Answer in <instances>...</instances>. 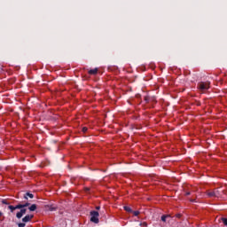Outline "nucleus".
I'll use <instances>...</instances> for the list:
<instances>
[{"instance_id":"obj_1","label":"nucleus","mask_w":227,"mask_h":227,"mask_svg":"<svg viewBox=\"0 0 227 227\" xmlns=\"http://www.w3.org/2000/svg\"><path fill=\"white\" fill-rule=\"evenodd\" d=\"M99 215L100 214L98 213V211H90V222L94 223L95 224H98V223H100V221L98 220Z\"/></svg>"},{"instance_id":"obj_2","label":"nucleus","mask_w":227,"mask_h":227,"mask_svg":"<svg viewBox=\"0 0 227 227\" xmlns=\"http://www.w3.org/2000/svg\"><path fill=\"white\" fill-rule=\"evenodd\" d=\"M35 217L33 215H27L22 218V223H18L19 227H26V223H31V220Z\"/></svg>"},{"instance_id":"obj_3","label":"nucleus","mask_w":227,"mask_h":227,"mask_svg":"<svg viewBox=\"0 0 227 227\" xmlns=\"http://www.w3.org/2000/svg\"><path fill=\"white\" fill-rule=\"evenodd\" d=\"M198 88L201 91H207V90H209L210 88V82H200L198 83Z\"/></svg>"},{"instance_id":"obj_4","label":"nucleus","mask_w":227,"mask_h":227,"mask_svg":"<svg viewBox=\"0 0 227 227\" xmlns=\"http://www.w3.org/2000/svg\"><path fill=\"white\" fill-rule=\"evenodd\" d=\"M26 212H27V209H26L25 207L21 208V209L16 214L17 219H22V215H24L26 214Z\"/></svg>"},{"instance_id":"obj_5","label":"nucleus","mask_w":227,"mask_h":227,"mask_svg":"<svg viewBox=\"0 0 227 227\" xmlns=\"http://www.w3.org/2000/svg\"><path fill=\"white\" fill-rule=\"evenodd\" d=\"M207 195L208 196V198H217V196H219V191H214V192H207Z\"/></svg>"},{"instance_id":"obj_6","label":"nucleus","mask_w":227,"mask_h":227,"mask_svg":"<svg viewBox=\"0 0 227 227\" xmlns=\"http://www.w3.org/2000/svg\"><path fill=\"white\" fill-rule=\"evenodd\" d=\"M45 209L49 210L50 212H56V210H58V207L54 205H46Z\"/></svg>"},{"instance_id":"obj_7","label":"nucleus","mask_w":227,"mask_h":227,"mask_svg":"<svg viewBox=\"0 0 227 227\" xmlns=\"http://www.w3.org/2000/svg\"><path fill=\"white\" fill-rule=\"evenodd\" d=\"M97 74H98V68H94V69L89 70L90 75H97Z\"/></svg>"},{"instance_id":"obj_8","label":"nucleus","mask_w":227,"mask_h":227,"mask_svg":"<svg viewBox=\"0 0 227 227\" xmlns=\"http://www.w3.org/2000/svg\"><path fill=\"white\" fill-rule=\"evenodd\" d=\"M24 198L25 200H28V198H30L31 200H33L35 198V195L33 193H30V192H27L25 195H24Z\"/></svg>"},{"instance_id":"obj_9","label":"nucleus","mask_w":227,"mask_h":227,"mask_svg":"<svg viewBox=\"0 0 227 227\" xmlns=\"http://www.w3.org/2000/svg\"><path fill=\"white\" fill-rule=\"evenodd\" d=\"M152 103V104H157V98H155V96H152L150 97V99H149V103Z\"/></svg>"},{"instance_id":"obj_10","label":"nucleus","mask_w":227,"mask_h":227,"mask_svg":"<svg viewBox=\"0 0 227 227\" xmlns=\"http://www.w3.org/2000/svg\"><path fill=\"white\" fill-rule=\"evenodd\" d=\"M28 210H30V212H35V210H36V204H32L29 207Z\"/></svg>"},{"instance_id":"obj_11","label":"nucleus","mask_w":227,"mask_h":227,"mask_svg":"<svg viewBox=\"0 0 227 227\" xmlns=\"http://www.w3.org/2000/svg\"><path fill=\"white\" fill-rule=\"evenodd\" d=\"M124 210H125L126 212H129V214H132V212H134V211L132 210V208H130V207H129V206H124Z\"/></svg>"},{"instance_id":"obj_12","label":"nucleus","mask_w":227,"mask_h":227,"mask_svg":"<svg viewBox=\"0 0 227 227\" xmlns=\"http://www.w3.org/2000/svg\"><path fill=\"white\" fill-rule=\"evenodd\" d=\"M8 208H9V210H11L12 213H13V212H15V210H17L16 206L10 205V206H8Z\"/></svg>"},{"instance_id":"obj_13","label":"nucleus","mask_w":227,"mask_h":227,"mask_svg":"<svg viewBox=\"0 0 227 227\" xmlns=\"http://www.w3.org/2000/svg\"><path fill=\"white\" fill-rule=\"evenodd\" d=\"M15 207H16V210H22V208H24L23 204H18Z\"/></svg>"},{"instance_id":"obj_14","label":"nucleus","mask_w":227,"mask_h":227,"mask_svg":"<svg viewBox=\"0 0 227 227\" xmlns=\"http://www.w3.org/2000/svg\"><path fill=\"white\" fill-rule=\"evenodd\" d=\"M168 217H169V215H163L161 216V221H162L163 223H166V219H168Z\"/></svg>"},{"instance_id":"obj_15","label":"nucleus","mask_w":227,"mask_h":227,"mask_svg":"<svg viewBox=\"0 0 227 227\" xmlns=\"http://www.w3.org/2000/svg\"><path fill=\"white\" fill-rule=\"evenodd\" d=\"M145 102L146 104H150V96H145Z\"/></svg>"},{"instance_id":"obj_16","label":"nucleus","mask_w":227,"mask_h":227,"mask_svg":"<svg viewBox=\"0 0 227 227\" xmlns=\"http://www.w3.org/2000/svg\"><path fill=\"white\" fill-rule=\"evenodd\" d=\"M131 214H133V215L137 217V215H139V211H133Z\"/></svg>"},{"instance_id":"obj_17","label":"nucleus","mask_w":227,"mask_h":227,"mask_svg":"<svg viewBox=\"0 0 227 227\" xmlns=\"http://www.w3.org/2000/svg\"><path fill=\"white\" fill-rule=\"evenodd\" d=\"M222 221L225 226H227V218H222Z\"/></svg>"},{"instance_id":"obj_18","label":"nucleus","mask_w":227,"mask_h":227,"mask_svg":"<svg viewBox=\"0 0 227 227\" xmlns=\"http://www.w3.org/2000/svg\"><path fill=\"white\" fill-rule=\"evenodd\" d=\"M3 205H10L6 200H2Z\"/></svg>"},{"instance_id":"obj_19","label":"nucleus","mask_w":227,"mask_h":227,"mask_svg":"<svg viewBox=\"0 0 227 227\" xmlns=\"http://www.w3.org/2000/svg\"><path fill=\"white\" fill-rule=\"evenodd\" d=\"M82 132L85 134V132H88V129L86 127L82 128Z\"/></svg>"},{"instance_id":"obj_20","label":"nucleus","mask_w":227,"mask_h":227,"mask_svg":"<svg viewBox=\"0 0 227 227\" xmlns=\"http://www.w3.org/2000/svg\"><path fill=\"white\" fill-rule=\"evenodd\" d=\"M23 205V207H24V208H26V207H29V202H27V203H25V204H22Z\"/></svg>"},{"instance_id":"obj_21","label":"nucleus","mask_w":227,"mask_h":227,"mask_svg":"<svg viewBox=\"0 0 227 227\" xmlns=\"http://www.w3.org/2000/svg\"><path fill=\"white\" fill-rule=\"evenodd\" d=\"M186 196H191V192H187Z\"/></svg>"},{"instance_id":"obj_22","label":"nucleus","mask_w":227,"mask_h":227,"mask_svg":"<svg viewBox=\"0 0 227 227\" xmlns=\"http://www.w3.org/2000/svg\"><path fill=\"white\" fill-rule=\"evenodd\" d=\"M190 201L192 202V203H194L195 201H196V200H190Z\"/></svg>"},{"instance_id":"obj_23","label":"nucleus","mask_w":227,"mask_h":227,"mask_svg":"<svg viewBox=\"0 0 227 227\" xmlns=\"http://www.w3.org/2000/svg\"><path fill=\"white\" fill-rule=\"evenodd\" d=\"M96 210H100V206L96 207Z\"/></svg>"},{"instance_id":"obj_24","label":"nucleus","mask_w":227,"mask_h":227,"mask_svg":"<svg viewBox=\"0 0 227 227\" xmlns=\"http://www.w3.org/2000/svg\"><path fill=\"white\" fill-rule=\"evenodd\" d=\"M143 226H147L146 223H143Z\"/></svg>"},{"instance_id":"obj_25","label":"nucleus","mask_w":227,"mask_h":227,"mask_svg":"<svg viewBox=\"0 0 227 227\" xmlns=\"http://www.w3.org/2000/svg\"><path fill=\"white\" fill-rule=\"evenodd\" d=\"M1 215H3V212L0 211V217H1Z\"/></svg>"}]
</instances>
